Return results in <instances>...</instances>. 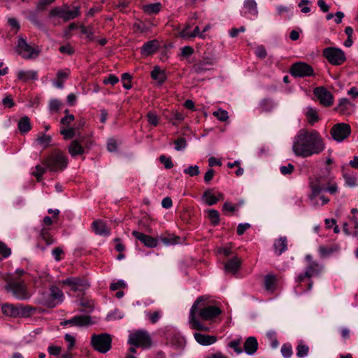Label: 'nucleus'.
Here are the masks:
<instances>
[{
	"label": "nucleus",
	"mask_w": 358,
	"mask_h": 358,
	"mask_svg": "<svg viewBox=\"0 0 358 358\" xmlns=\"http://www.w3.org/2000/svg\"><path fill=\"white\" fill-rule=\"evenodd\" d=\"M273 250L277 255H280L287 250V239L281 236L276 239L273 243Z\"/></svg>",
	"instance_id": "nucleus-21"
},
{
	"label": "nucleus",
	"mask_w": 358,
	"mask_h": 358,
	"mask_svg": "<svg viewBox=\"0 0 358 358\" xmlns=\"http://www.w3.org/2000/svg\"><path fill=\"white\" fill-rule=\"evenodd\" d=\"M18 310H19V316L18 317H27L30 316L33 313L35 312L36 308L31 306L20 305V306H18Z\"/></svg>",
	"instance_id": "nucleus-36"
},
{
	"label": "nucleus",
	"mask_w": 358,
	"mask_h": 358,
	"mask_svg": "<svg viewBox=\"0 0 358 358\" xmlns=\"http://www.w3.org/2000/svg\"><path fill=\"white\" fill-rule=\"evenodd\" d=\"M243 348L248 355H252L255 354L258 348L257 339L253 336L248 337L244 343Z\"/></svg>",
	"instance_id": "nucleus-22"
},
{
	"label": "nucleus",
	"mask_w": 358,
	"mask_h": 358,
	"mask_svg": "<svg viewBox=\"0 0 358 358\" xmlns=\"http://www.w3.org/2000/svg\"><path fill=\"white\" fill-rule=\"evenodd\" d=\"M75 286L76 290L82 291L90 287V284L88 282L84 279L80 278H74Z\"/></svg>",
	"instance_id": "nucleus-38"
},
{
	"label": "nucleus",
	"mask_w": 358,
	"mask_h": 358,
	"mask_svg": "<svg viewBox=\"0 0 358 358\" xmlns=\"http://www.w3.org/2000/svg\"><path fill=\"white\" fill-rule=\"evenodd\" d=\"M324 148L323 139L316 130H301L295 137L292 146L294 153L302 157L320 154Z\"/></svg>",
	"instance_id": "nucleus-2"
},
{
	"label": "nucleus",
	"mask_w": 358,
	"mask_h": 358,
	"mask_svg": "<svg viewBox=\"0 0 358 358\" xmlns=\"http://www.w3.org/2000/svg\"><path fill=\"white\" fill-rule=\"evenodd\" d=\"M239 205H232L230 202H225L222 206V211L224 214L227 215L228 213H234L237 210Z\"/></svg>",
	"instance_id": "nucleus-48"
},
{
	"label": "nucleus",
	"mask_w": 358,
	"mask_h": 358,
	"mask_svg": "<svg viewBox=\"0 0 358 358\" xmlns=\"http://www.w3.org/2000/svg\"><path fill=\"white\" fill-rule=\"evenodd\" d=\"M76 130V129L74 127H71V128H68V129L62 128L61 129L60 133L62 135H63L64 138L67 140V139H71L75 136Z\"/></svg>",
	"instance_id": "nucleus-39"
},
{
	"label": "nucleus",
	"mask_w": 358,
	"mask_h": 358,
	"mask_svg": "<svg viewBox=\"0 0 358 358\" xmlns=\"http://www.w3.org/2000/svg\"><path fill=\"white\" fill-rule=\"evenodd\" d=\"M322 54L332 65H341L346 59L344 52L338 48H326L324 49Z\"/></svg>",
	"instance_id": "nucleus-9"
},
{
	"label": "nucleus",
	"mask_w": 358,
	"mask_h": 358,
	"mask_svg": "<svg viewBox=\"0 0 358 358\" xmlns=\"http://www.w3.org/2000/svg\"><path fill=\"white\" fill-rule=\"evenodd\" d=\"M277 279L273 273L266 275L264 278V288L266 291L273 292L275 289Z\"/></svg>",
	"instance_id": "nucleus-27"
},
{
	"label": "nucleus",
	"mask_w": 358,
	"mask_h": 358,
	"mask_svg": "<svg viewBox=\"0 0 358 358\" xmlns=\"http://www.w3.org/2000/svg\"><path fill=\"white\" fill-rule=\"evenodd\" d=\"M73 325L76 327H87L92 325V318L87 315H76L72 317Z\"/></svg>",
	"instance_id": "nucleus-23"
},
{
	"label": "nucleus",
	"mask_w": 358,
	"mask_h": 358,
	"mask_svg": "<svg viewBox=\"0 0 358 358\" xmlns=\"http://www.w3.org/2000/svg\"><path fill=\"white\" fill-rule=\"evenodd\" d=\"M311 191L308 194V198L311 203L315 205H319L317 197L322 192H328L331 194H335L338 192V186L336 182H331L329 179L324 176L316 177L310 182Z\"/></svg>",
	"instance_id": "nucleus-3"
},
{
	"label": "nucleus",
	"mask_w": 358,
	"mask_h": 358,
	"mask_svg": "<svg viewBox=\"0 0 358 358\" xmlns=\"http://www.w3.org/2000/svg\"><path fill=\"white\" fill-rule=\"evenodd\" d=\"M17 127L21 134H25L31 129L30 120L27 116H24L20 119Z\"/></svg>",
	"instance_id": "nucleus-31"
},
{
	"label": "nucleus",
	"mask_w": 358,
	"mask_h": 358,
	"mask_svg": "<svg viewBox=\"0 0 358 358\" xmlns=\"http://www.w3.org/2000/svg\"><path fill=\"white\" fill-rule=\"evenodd\" d=\"M175 149L178 151L184 150L187 146L186 140L184 138H179L174 141Z\"/></svg>",
	"instance_id": "nucleus-56"
},
{
	"label": "nucleus",
	"mask_w": 358,
	"mask_h": 358,
	"mask_svg": "<svg viewBox=\"0 0 358 358\" xmlns=\"http://www.w3.org/2000/svg\"><path fill=\"white\" fill-rule=\"evenodd\" d=\"M55 0H40L36 6L37 11H42L46 8L48 6L54 2Z\"/></svg>",
	"instance_id": "nucleus-59"
},
{
	"label": "nucleus",
	"mask_w": 358,
	"mask_h": 358,
	"mask_svg": "<svg viewBox=\"0 0 358 358\" xmlns=\"http://www.w3.org/2000/svg\"><path fill=\"white\" fill-rule=\"evenodd\" d=\"M296 350V355L299 357H304L308 355V347L305 345H299Z\"/></svg>",
	"instance_id": "nucleus-62"
},
{
	"label": "nucleus",
	"mask_w": 358,
	"mask_h": 358,
	"mask_svg": "<svg viewBox=\"0 0 358 358\" xmlns=\"http://www.w3.org/2000/svg\"><path fill=\"white\" fill-rule=\"evenodd\" d=\"M3 279L6 282L4 287L5 290L11 293L15 299L26 301L31 298V294L24 280L14 278L10 273L6 274Z\"/></svg>",
	"instance_id": "nucleus-4"
},
{
	"label": "nucleus",
	"mask_w": 358,
	"mask_h": 358,
	"mask_svg": "<svg viewBox=\"0 0 358 358\" xmlns=\"http://www.w3.org/2000/svg\"><path fill=\"white\" fill-rule=\"evenodd\" d=\"M39 238L43 241L47 245H50L55 243V240L52 235L50 234V228L43 227L39 234Z\"/></svg>",
	"instance_id": "nucleus-26"
},
{
	"label": "nucleus",
	"mask_w": 358,
	"mask_h": 358,
	"mask_svg": "<svg viewBox=\"0 0 358 358\" xmlns=\"http://www.w3.org/2000/svg\"><path fill=\"white\" fill-rule=\"evenodd\" d=\"M128 343L135 347L150 348L152 346V338L147 331L138 330L130 334Z\"/></svg>",
	"instance_id": "nucleus-7"
},
{
	"label": "nucleus",
	"mask_w": 358,
	"mask_h": 358,
	"mask_svg": "<svg viewBox=\"0 0 358 358\" xmlns=\"http://www.w3.org/2000/svg\"><path fill=\"white\" fill-rule=\"evenodd\" d=\"M132 235L148 248H154L157 245V241L148 235L136 231H133Z\"/></svg>",
	"instance_id": "nucleus-17"
},
{
	"label": "nucleus",
	"mask_w": 358,
	"mask_h": 358,
	"mask_svg": "<svg viewBox=\"0 0 358 358\" xmlns=\"http://www.w3.org/2000/svg\"><path fill=\"white\" fill-rule=\"evenodd\" d=\"M92 143L85 137L73 140L69 146V152L72 157L84 153L85 148H90Z\"/></svg>",
	"instance_id": "nucleus-11"
},
{
	"label": "nucleus",
	"mask_w": 358,
	"mask_h": 358,
	"mask_svg": "<svg viewBox=\"0 0 358 358\" xmlns=\"http://www.w3.org/2000/svg\"><path fill=\"white\" fill-rule=\"evenodd\" d=\"M43 164L51 171L64 169L68 164L66 157L61 152H55L46 158Z\"/></svg>",
	"instance_id": "nucleus-5"
},
{
	"label": "nucleus",
	"mask_w": 358,
	"mask_h": 358,
	"mask_svg": "<svg viewBox=\"0 0 358 358\" xmlns=\"http://www.w3.org/2000/svg\"><path fill=\"white\" fill-rule=\"evenodd\" d=\"M240 266V259L238 257H234L226 263L224 268L226 271L235 274L238 271Z\"/></svg>",
	"instance_id": "nucleus-30"
},
{
	"label": "nucleus",
	"mask_w": 358,
	"mask_h": 358,
	"mask_svg": "<svg viewBox=\"0 0 358 358\" xmlns=\"http://www.w3.org/2000/svg\"><path fill=\"white\" fill-rule=\"evenodd\" d=\"M151 77L152 79L157 80L160 84L163 83L166 79L165 71L159 66H155L152 71Z\"/></svg>",
	"instance_id": "nucleus-32"
},
{
	"label": "nucleus",
	"mask_w": 358,
	"mask_h": 358,
	"mask_svg": "<svg viewBox=\"0 0 358 358\" xmlns=\"http://www.w3.org/2000/svg\"><path fill=\"white\" fill-rule=\"evenodd\" d=\"M38 78V73L34 70L20 71L17 73V78L23 82L35 80Z\"/></svg>",
	"instance_id": "nucleus-25"
},
{
	"label": "nucleus",
	"mask_w": 358,
	"mask_h": 358,
	"mask_svg": "<svg viewBox=\"0 0 358 358\" xmlns=\"http://www.w3.org/2000/svg\"><path fill=\"white\" fill-rule=\"evenodd\" d=\"M241 340L236 339L233 340L229 343V347L232 348L237 354H241L243 352L242 348L240 347Z\"/></svg>",
	"instance_id": "nucleus-52"
},
{
	"label": "nucleus",
	"mask_w": 358,
	"mask_h": 358,
	"mask_svg": "<svg viewBox=\"0 0 358 358\" xmlns=\"http://www.w3.org/2000/svg\"><path fill=\"white\" fill-rule=\"evenodd\" d=\"M131 79V76L128 73H124L122 75V80L123 82V87L129 90L131 88V85L130 84Z\"/></svg>",
	"instance_id": "nucleus-53"
},
{
	"label": "nucleus",
	"mask_w": 358,
	"mask_h": 358,
	"mask_svg": "<svg viewBox=\"0 0 358 358\" xmlns=\"http://www.w3.org/2000/svg\"><path fill=\"white\" fill-rule=\"evenodd\" d=\"M50 295L52 298H54L55 299H60L61 298L63 297L62 292L61 291V289L59 287H57L56 286L51 287Z\"/></svg>",
	"instance_id": "nucleus-55"
},
{
	"label": "nucleus",
	"mask_w": 358,
	"mask_h": 358,
	"mask_svg": "<svg viewBox=\"0 0 358 358\" xmlns=\"http://www.w3.org/2000/svg\"><path fill=\"white\" fill-rule=\"evenodd\" d=\"M92 225L96 234L108 236L110 234V229L102 220H95L92 222Z\"/></svg>",
	"instance_id": "nucleus-20"
},
{
	"label": "nucleus",
	"mask_w": 358,
	"mask_h": 358,
	"mask_svg": "<svg viewBox=\"0 0 358 358\" xmlns=\"http://www.w3.org/2000/svg\"><path fill=\"white\" fill-rule=\"evenodd\" d=\"M80 30L82 34H85L87 36V38L89 41H93L94 36H93V31L92 29L90 27H85L83 25L80 26Z\"/></svg>",
	"instance_id": "nucleus-58"
},
{
	"label": "nucleus",
	"mask_w": 358,
	"mask_h": 358,
	"mask_svg": "<svg viewBox=\"0 0 358 358\" xmlns=\"http://www.w3.org/2000/svg\"><path fill=\"white\" fill-rule=\"evenodd\" d=\"M222 313L221 309L215 306L209 305L208 297L200 296L194 302L189 314V324L192 329L208 331L209 328L201 321H212Z\"/></svg>",
	"instance_id": "nucleus-1"
},
{
	"label": "nucleus",
	"mask_w": 358,
	"mask_h": 358,
	"mask_svg": "<svg viewBox=\"0 0 358 358\" xmlns=\"http://www.w3.org/2000/svg\"><path fill=\"white\" fill-rule=\"evenodd\" d=\"M46 169V166L44 167L39 164L36 165L35 166V171L32 172V175L36 178L38 181H41Z\"/></svg>",
	"instance_id": "nucleus-43"
},
{
	"label": "nucleus",
	"mask_w": 358,
	"mask_h": 358,
	"mask_svg": "<svg viewBox=\"0 0 358 358\" xmlns=\"http://www.w3.org/2000/svg\"><path fill=\"white\" fill-rule=\"evenodd\" d=\"M213 115L222 122H224L229 118L227 111L222 109L214 111Z\"/></svg>",
	"instance_id": "nucleus-49"
},
{
	"label": "nucleus",
	"mask_w": 358,
	"mask_h": 358,
	"mask_svg": "<svg viewBox=\"0 0 358 358\" xmlns=\"http://www.w3.org/2000/svg\"><path fill=\"white\" fill-rule=\"evenodd\" d=\"M343 229L347 235L352 234L355 237L358 236V218L355 215H352L349 222L343 223Z\"/></svg>",
	"instance_id": "nucleus-16"
},
{
	"label": "nucleus",
	"mask_w": 358,
	"mask_h": 358,
	"mask_svg": "<svg viewBox=\"0 0 358 358\" xmlns=\"http://www.w3.org/2000/svg\"><path fill=\"white\" fill-rule=\"evenodd\" d=\"M306 115L308 118V122L312 125L319 120L317 110L312 107L307 108Z\"/></svg>",
	"instance_id": "nucleus-35"
},
{
	"label": "nucleus",
	"mask_w": 358,
	"mask_h": 358,
	"mask_svg": "<svg viewBox=\"0 0 358 358\" xmlns=\"http://www.w3.org/2000/svg\"><path fill=\"white\" fill-rule=\"evenodd\" d=\"M202 199L208 206H213L219 201V198H217L210 189H207L204 192Z\"/></svg>",
	"instance_id": "nucleus-34"
},
{
	"label": "nucleus",
	"mask_w": 358,
	"mask_h": 358,
	"mask_svg": "<svg viewBox=\"0 0 358 358\" xmlns=\"http://www.w3.org/2000/svg\"><path fill=\"white\" fill-rule=\"evenodd\" d=\"M148 122L150 124L156 127L159 124V117L157 115V114L153 111H150L148 113L147 115Z\"/></svg>",
	"instance_id": "nucleus-44"
},
{
	"label": "nucleus",
	"mask_w": 358,
	"mask_h": 358,
	"mask_svg": "<svg viewBox=\"0 0 358 358\" xmlns=\"http://www.w3.org/2000/svg\"><path fill=\"white\" fill-rule=\"evenodd\" d=\"M290 73L292 76L303 78L314 75L313 67L307 63L299 62L293 64L290 69Z\"/></svg>",
	"instance_id": "nucleus-10"
},
{
	"label": "nucleus",
	"mask_w": 358,
	"mask_h": 358,
	"mask_svg": "<svg viewBox=\"0 0 358 358\" xmlns=\"http://www.w3.org/2000/svg\"><path fill=\"white\" fill-rule=\"evenodd\" d=\"M194 337L196 341L201 345H210L217 341V337L212 335H206L201 333H194Z\"/></svg>",
	"instance_id": "nucleus-19"
},
{
	"label": "nucleus",
	"mask_w": 358,
	"mask_h": 358,
	"mask_svg": "<svg viewBox=\"0 0 358 358\" xmlns=\"http://www.w3.org/2000/svg\"><path fill=\"white\" fill-rule=\"evenodd\" d=\"M161 3L159 2H157L155 3L143 5V10L145 13L148 15H152L158 13L161 10Z\"/></svg>",
	"instance_id": "nucleus-33"
},
{
	"label": "nucleus",
	"mask_w": 358,
	"mask_h": 358,
	"mask_svg": "<svg viewBox=\"0 0 358 358\" xmlns=\"http://www.w3.org/2000/svg\"><path fill=\"white\" fill-rule=\"evenodd\" d=\"M159 161L164 164L166 169H170L173 166L171 157H166L165 155H161L159 157Z\"/></svg>",
	"instance_id": "nucleus-57"
},
{
	"label": "nucleus",
	"mask_w": 358,
	"mask_h": 358,
	"mask_svg": "<svg viewBox=\"0 0 358 358\" xmlns=\"http://www.w3.org/2000/svg\"><path fill=\"white\" fill-rule=\"evenodd\" d=\"M259 106L262 110L266 112H270L273 108L274 106L272 100L268 99H265L262 100Z\"/></svg>",
	"instance_id": "nucleus-42"
},
{
	"label": "nucleus",
	"mask_w": 358,
	"mask_h": 358,
	"mask_svg": "<svg viewBox=\"0 0 358 358\" xmlns=\"http://www.w3.org/2000/svg\"><path fill=\"white\" fill-rule=\"evenodd\" d=\"M118 82H119V78L114 74H110L107 78H105L103 80V83L105 85L110 84L111 85H115Z\"/></svg>",
	"instance_id": "nucleus-60"
},
{
	"label": "nucleus",
	"mask_w": 358,
	"mask_h": 358,
	"mask_svg": "<svg viewBox=\"0 0 358 358\" xmlns=\"http://www.w3.org/2000/svg\"><path fill=\"white\" fill-rule=\"evenodd\" d=\"M80 14L79 7L75 6L72 10H69L68 6L55 7L50 10L48 14L49 18L59 17L64 22H68L75 19Z\"/></svg>",
	"instance_id": "nucleus-6"
},
{
	"label": "nucleus",
	"mask_w": 358,
	"mask_h": 358,
	"mask_svg": "<svg viewBox=\"0 0 358 358\" xmlns=\"http://www.w3.org/2000/svg\"><path fill=\"white\" fill-rule=\"evenodd\" d=\"M146 316L150 320L152 324H155L161 317V311L157 310L153 313H147Z\"/></svg>",
	"instance_id": "nucleus-50"
},
{
	"label": "nucleus",
	"mask_w": 358,
	"mask_h": 358,
	"mask_svg": "<svg viewBox=\"0 0 358 358\" xmlns=\"http://www.w3.org/2000/svg\"><path fill=\"white\" fill-rule=\"evenodd\" d=\"M3 314L8 317H17L19 316L18 306L12 303H4L1 306Z\"/></svg>",
	"instance_id": "nucleus-24"
},
{
	"label": "nucleus",
	"mask_w": 358,
	"mask_h": 358,
	"mask_svg": "<svg viewBox=\"0 0 358 358\" xmlns=\"http://www.w3.org/2000/svg\"><path fill=\"white\" fill-rule=\"evenodd\" d=\"M313 94L320 103L325 107L331 106L334 103L333 94L324 87H315Z\"/></svg>",
	"instance_id": "nucleus-13"
},
{
	"label": "nucleus",
	"mask_w": 358,
	"mask_h": 358,
	"mask_svg": "<svg viewBox=\"0 0 358 358\" xmlns=\"http://www.w3.org/2000/svg\"><path fill=\"white\" fill-rule=\"evenodd\" d=\"M80 304L83 307L81 311L90 313L93 310L94 304L91 301H87L83 299L80 300Z\"/></svg>",
	"instance_id": "nucleus-46"
},
{
	"label": "nucleus",
	"mask_w": 358,
	"mask_h": 358,
	"mask_svg": "<svg viewBox=\"0 0 358 358\" xmlns=\"http://www.w3.org/2000/svg\"><path fill=\"white\" fill-rule=\"evenodd\" d=\"M185 174L189 175L191 177L198 176L200 173L199 167L197 165L189 166L188 168L184 169Z\"/></svg>",
	"instance_id": "nucleus-47"
},
{
	"label": "nucleus",
	"mask_w": 358,
	"mask_h": 358,
	"mask_svg": "<svg viewBox=\"0 0 358 358\" xmlns=\"http://www.w3.org/2000/svg\"><path fill=\"white\" fill-rule=\"evenodd\" d=\"M159 48V42L157 40L149 41L144 43L141 48V52L144 56H148L155 53Z\"/></svg>",
	"instance_id": "nucleus-18"
},
{
	"label": "nucleus",
	"mask_w": 358,
	"mask_h": 358,
	"mask_svg": "<svg viewBox=\"0 0 358 358\" xmlns=\"http://www.w3.org/2000/svg\"><path fill=\"white\" fill-rule=\"evenodd\" d=\"M11 254V250L3 242L0 241V260L7 258Z\"/></svg>",
	"instance_id": "nucleus-40"
},
{
	"label": "nucleus",
	"mask_w": 358,
	"mask_h": 358,
	"mask_svg": "<svg viewBox=\"0 0 358 358\" xmlns=\"http://www.w3.org/2000/svg\"><path fill=\"white\" fill-rule=\"evenodd\" d=\"M48 352L50 355L57 356L62 352V347L55 345H50L48 348Z\"/></svg>",
	"instance_id": "nucleus-64"
},
{
	"label": "nucleus",
	"mask_w": 358,
	"mask_h": 358,
	"mask_svg": "<svg viewBox=\"0 0 358 358\" xmlns=\"http://www.w3.org/2000/svg\"><path fill=\"white\" fill-rule=\"evenodd\" d=\"M17 51L19 55L24 59L36 57L38 54V52L23 38L19 39Z\"/></svg>",
	"instance_id": "nucleus-14"
},
{
	"label": "nucleus",
	"mask_w": 358,
	"mask_h": 358,
	"mask_svg": "<svg viewBox=\"0 0 358 358\" xmlns=\"http://www.w3.org/2000/svg\"><path fill=\"white\" fill-rule=\"evenodd\" d=\"M52 138L50 136L43 134L41 136H38L37 141L38 143L43 147H47L50 144Z\"/></svg>",
	"instance_id": "nucleus-54"
},
{
	"label": "nucleus",
	"mask_w": 358,
	"mask_h": 358,
	"mask_svg": "<svg viewBox=\"0 0 358 358\" xmlns=\"http://www.w3.org/2000/svg\"><path fill=\"white\" fill-rule=\"evenodd\" d=\"M343 177L345 178V180L346 183L349 186L353 187V186H355L356 185L357 178L354 176H352V175H351V174H350L348 173H345L343 174Z\"/></svg>",
	"instance_id": "nucleus-61"
},
{
	"label": "nucleus",
	"mask_w": 358,
	"mask_h": 358,
	"mask_svg": "<svg viewBox=\"0 0 358 358\" xmlns=\"http://www.w3.org/2000/svg\"><path fill=\"white\" fill-rule=\"evenodd\" d=\"M213 65V62L211 59H203L195 64L193 66L194 71L197 73L209 70L211 66Z\"/></svg>",
	"instance_id": "nucleus-28"
},
{
	"label": "nucleus",
	"mask_w": 358,
	"mask_h": 358,
	"mask_svg": "<svg viewBox=\"0 0 358 358\" xmlns=\"http://www.w3.org/2000/svg\"><path fill=\"white\" fill-rule=\"evenodd\" d=\"M350 133V126L345 123L336 124L331 129V134L333 138L338 142H341L347 138Z\"/></svg>",
	"instance_id": "nucleus-12"
},
{
	"label": "nucleus",
	"mask_w": 358,
	"mask_h": 358,
	"mask_svg": "<svg viewBox=\"0 0 358 358\" xmlns=\"http://www.w3.org/2000/svg\"><path fill=\"white\" fill-rule=\"evenodd\" d=\"M208 215L212 223L215 225L220 222V214L217 210L210 209L208 210Z\"/></svg>",
	"instance_id": "nucleus-41"
},
{
	"label": "nucleus",
	"mask_w": 358,
	"mask_h": 358,
	"mask_svg": "<svg viewBox=\"0 0 358 358\" xmlns=\"http://www.w3.org/2000/svg\"><path fill=\"white\" fill-rule=\"evenodd\" d=\"M75 117L73 115H66L65 117L62 118L60 122L64 127H68L70 124L74 121Z\"/></svg>",
	"instance_id": "nucleus-63"
},
{
	"label": "nucleus",
	"mask_w": 358,
	"mask_h": 358,
	"mask_svg": "<svg viewBox=\"0 0 358 358\" xmlns=\"http://www.w3.org/2000/svg\"><path fill=\"white\" fill-rule=\"evenodd\" d=\"M244 8L246 9L247 13L257 15L258 13L257 3L255 0H245L244 2Z\"/></svg>",
	"instance_id": "nucleus-37"
},
{
	"label": "nucleus",
	"mask_w": 358,
	"mask_h": 358,
	"mask_svg": "<svg viewBox=\"0 0 358 358\" xmlns=\"http://www.w3.org/2000/svg\"><path fill=\"white\" fill-rule=\"evenodd\" d=\"M354 110L355 105L346 98L341 99L337 106L334 108L335 111L344 115H349L352 114L354 112Z\"/></svg>",
	"instance_id": "nucleus-15"
},
{
	"label": "nucleus",
	"mask_w": 358,
	"mask_h": 358,
	"mask_svg": "<svg viewBox=\"0 0 358 358\" xmlns=\"http://www.w3.org/2000/svg\"><path fill=\"white\" fill-rule=\"evenodd\" d=\"M179 36H180V37H181L182 38H184V39L192 38H194L196 36H198L202 39L205 38V35L202 33V31L201 32L200 31L199 27L198 26H196L194 28V29L192 32L186 31H180L179 32Z\"/></svg>",
	"instance_id": "nucleus-29"
},
{
	"label": "nucleus",
	"mask_w": 358,
	"mask_h": 358,
	"mask_svg": "<svg viewBox=\"0 0 358 358\" xmlns=\"http://www.w3.org/2000/svg\"><path fill=\"white\" fill-rule=\"evenodd\" d=\"M317 266V264L314 262L309 264L305 271V275H306V278H310L316 273Z\"/></svg>",
	"instance_id": "nucleus-51"
},
{
	"label": "nucleus",
	"mask_w": 358,
	"mask_h": 358,
	"mask_svg": "<svg viewBox=\"0 0 358 358\" xmlns=\"http://www.w3.org/2000/svg\"><path fill=\"white\" fill-rule=\"evenodd\" d=\"M171 343L176 349H182L185 347L184 339L178 336H174L171 338Z\"/></svg>",
	"instance_id": "nucleus-45"
},
{
	"label": "nucleus",
	"mask_w": 358,
	"mask_h": 358,
	"mask_svg": "<svg viewBox=\"0 0 358 358\" xmlns=\"http://www.w3.org/2000/svg\"><path fill=\"white\" fill-rule=\"evenodd\" d=\"M112 338L108 334H94L91 338V344L99 352L106 353L111 348Z\"/></svg>",
	"instance_id": "nucleus-8"
}]
</instances>
